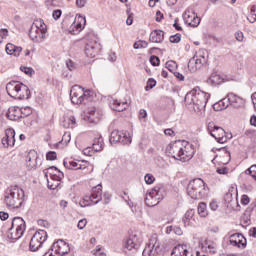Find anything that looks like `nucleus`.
Here are the masks:
<instances>
[{"label": "nucleus", "instance_id": "obj_32", "mask_svg": "<svg viewBox=\"0 0 256 256\" xmlns=\"http://www.w3.org/2000/svg\"><path fill=\"white\" fill-rule=\"evenodd\" d=\"M223 81H225V79H223L217 72H213L208 79V83L213 86L221 85Z\"/></svg>", "mask_w": 256, "mask_h": 256}, {"label": "nucleus", "instance_id": "obj_16", "mask_svg": "<svg viewBox=\"0 0 256 256\" xmlns=\"http://www.w3.org/2000/svg\"><path fill=\"white\" fill-rule=\"evenodd\" d=\"M181 151H183V143L181 141L170 143L166 147L167 155L172 157L173 159H177L178 161L179 157H181Z\"/></svg>", "mask_w": 256, "mask_h": 256}, {"label": "nucleus", "instance_id": "obj_12", "mask_svg": "<svg viewBox=\"0 0 256 256\" xmlns=\"http://www.w3.org/2000/svg\"><path fill=\"white\" fill-rule=\"evenodd\" d=\"M162 199L161 188L156 186L146 195L145 203L147 207H155V205H159V201Z\"/></svg>", "mask_w": 256, "mask_h": 256}, {"label": "nucleus", "instance_id": "obj_60", "mask_svg": "<svg viewBox=\"0 0 256 256\" xmlns=\"http://www.w3.org/2000/svg\"><path fill=\"white\" fill-rule=\"evenodd\" d=\"M163 19H164L163 13H161V11L158 10L156 12L155 21H157V23H161V21H163Z\"/></svg>", "mask_w": 256, "mask_h": 256}, {"label": "nucleus", "instance_id": "obj_2", "mask_svg": "<svg viewBox=\"0 0 256 256\" xmlns=\"http://www.w3.org/2000/svg\"><path fill=\"white\" fill-rule=\"evenodd\" d=\"M4 229H6L8 239H11L12 241H19V239L25 235L27 224L23 218L14 217L10 224H6L4 226Z\"/></svg>", "mask_w": 256, "mask_h": 256}, {"label": "nucleus", "instance_id": "obj_44", "mask_svg": "<svg viewBox=\"0 0 256 256\" xmlns=\"http://www.w3.org/2000/svg\"><path fill=\"white\" fill-rule=\"evenodd\" d=\"M149 43L147 41L135 42L133 47L134 49H145L147 48Z\"/></svg>", "mask_w": 256, "mask_h": 256}, {"label": "nucleus", "instance_id": "obj_37", "mask_svg": "<svg viewBox=\"0 0 256 256\" xmlns=\"http://www.w3.org/2000/svg\"><path fill=\"white\" fill-rule=\"evenodd\" d=\"M92 149L97 153L99 151H103V138L99 137L94 139L92 144Z\"/></svg>", "mask_w": 256, "mask_h": 256}, {"label": "nucleus", "instance_id": "obj_5", "mask_svg": "<svg viewBox=\"0 0 256 256\" xmlns=\"http://www.w3.org/2000/svg\"><path fill=\"white\" fill-rule=\"evenodd\" d=\"M47 35V24L41 20H35L32 24L29 37L34 41V43H43L45 41Z\"/></svg>", "mask_w": 256, "mask_h": 256}, {"label": "nucleus", "instance_id": "obj_30", "mask_svg": "<svg viewBox=\"0 0 256 256\" xmlns=\"http://www.w3.org/2000/svg\"><path fill=\"white\" fill-rule=\"evenodd\" d=\"M189 251L187 250V245L179 244L175 246L171 252V256H187Z\"/></svg>", "mask_w": 256, "mask_h": 256}, {"label": "nucleus", "instance_id": "obj_49", "mask_svg": "<svg viewBox=\"0 0 256 256\" xmlns=\"http://www.w3.org/2000/svg\"><path fill=\"white\" fill-rule=\"evenodd\" d=\"M47 181H48L49 189H52V190L57 189V187H59V185H61V182H59V181H52V180H49V179H47Z\"/></svg>", "mask_w": 256, "mask_h": 256}, {"label": "nucleus", "instance_id": "obj_54", "mask_svg": "<svg viewBox=\"0 0 256 256\" xmlns=\"http://www.w3.org/2000/svg\"><path fill=\"white\" fill-rule=\"evenodd\" d=\"M66 67H67V69H69V71H75V69H76L75 62L72 60H67Z\"/></svg>", "mask_w": 256, "mask_h": 256}, {"label": "nucleus", "instance_id": "obj_47", "mask_svg": "<svg viewBox=\"0 0 256 256\" xmlns=\"http://www.w3.org/2000/svg\"><path fill=\"white\" fill-rule=\"evenodd\" d=\"M20 71H22V73H25V75H33V73H35V70H33V68L27 66H21Z\"/></svg>", "mask_w": 256, "mask_h": 256}, {"label": "nucleus", "instance_id": "obj_34", "mask_svg": "<svg viewBox=\"0 0 256 256\" xmlns=\"http://www.w3.org/2000/svg\"><path fill=\"white\" fill-rule=\"evenodd\" d=\"M204 249L207 251V253L215 254L217 253V243L213 242L212 240H205Z\"/></svg>", "mask_w": 256, "mask_h": 256}, {"label": "nucleus", "instance_id": "obj_45", "mask_svg": "<svg viewBox=\"0 0 256 256\" xmlns=\"http://www.w3.org/2000/svg\"><path fill=\"white\" fill-rule=\"evenodd\" d=\"M155 85H157V81H155V79H148L147 85L145 86V91H150V89H153Z\"/></svg>", "mask_w": 256, "mask_h": 256}, {"label": "nucleus", "instance_id": "obj_20", "mask_svg": "<svg viewBox=\"0 0 256 256\" xmlns=\"http://www.w3.org/2000/svg\"><path fill=\"white\" fill-rule=\"evenodd\" d=\"M44 174H45L46 179H48L50 177V179L52 181H58V182H61V179H63L65 177L63 172H61V170H59L55 166L45 169Z\"/></svg>", "mask_w": 256, "mask_h": 256}, {"label": "nucleus", "instance_id": "obj_11", "mask_svg": "<svg viewBox=\"0 0 256 256\" xmlns=\"http://www.w3.org/2000/svg\"><path fill=\"white\" fill-rule=\"evenodd\" d=\"M161 249V244L159 243V239L157 235H152L149 239V243L144 248L142 255L143 256H158L159 250Z\"/></svg>", "mask_w": 256, "mask_h": 256}, {"label": "nucleus", "instance_id": "obj_61", "mask_svg": "<svg viewBox=\"0 0 256 256\" xmlns=\"http://www.w3.org/2000/svg\"><path fill=\"white\" fill-rule=\"evenodd\" d=\"M95 153V150H93V147H88L84 149V155H88V157H91Z\"/></svg>", "mask_w": 256, "mask_h": 256}, {"label": "nucleus", "instance_id": "obj_19", "mask_svg": "<svg viewBox=\"0 0 256 256\" xmlns=\"http://www.w3.org/2000/svg\"><path fill=\"white\" fill-rule=\"evenodd\" d=\"M51 249H53L54 253H56L58 256L67 255V253L71 251L69 244H67L65 240H58L54 242Z\"/></svg>", "mask_w": 256, "mask_h": 256}, {"label": "nucleus", "instance_id": "obj_24", "mask_svg": "<svg viewBox=\"0 0 256 256\" xmlns=\"http://www.w3.org/2000/svg\"><path fill=\"white\" fill-rule=\"evenodd\" d=\"M194 151L191 148V144H187L183 146L182 144V151H180V156H178V161H182V163H187V161H191L193 159Z\"/></svg>", "mask_w": 256, "mask_h": 256}, {"label": "nucleus", "instance_id": "obj_26", "mask_svg": "<svg viewBox=\"0 0 256 256\" xmlns=\"http://www.w3.org/2000/svg\"><path fill=\"white\" fill-rule=\"evenodd\" d=\"M110 107L113 109V111H118L121 113V111H125L127 107H129V103L127 101L112 99L110 102Z\"/></svg>", "mask_w": 256, "mask_h": 256}, {"label": "nucleus", "instance_id": "obj_18", "mask_svg": "<svg viewBox=\"0 0 256 256\" xmlns=\"http://www.w3.org/2000/svg\"><path fill=\"white\" fill-rule=\"evenodd\" d=\"M85 162H81L79 160H73V159H65L64 160V167L66 169H70L72 171H79L82 170L84 173H87V166L86 164H83Z\"/></svg>", "mask_w": 256, "mask_h": 256}, {"label": "nucleus", "instance_id": "obj_41", "mask_svg": "<svg viewBox=\"0 0 256 256\" xmlns=\"http://www.w3.org/2000/svg\"><path fill=\"white\" fill-rule=\"evenodd\" d=\"M29 97H31V90H29V87H27V91H19L18 95L16 96V99H29Z\"/></svg>", "mask_w": 256, "mask_h": 256}, {"label": "nucleus", "instance_id": "obj_4", "mask_svg": "<svg viewBox=\"0 0 256 256\" xmlns=\"http://www.w3.org/2000/svg\"><path fill=\"white\" fill-rule=\"evenodd\" d=\"M187 195L191 199H203L207 195V187L205 181L201 178H195L188 183Z\"/></svg>", "mask_w": 256, "mask_h": 256}, {"label": "nucleus", "instance_id": "obj_51", "mask_svg": "<svg viewBox=\"0 0 256 256\" xmlns=\"http://www.w3.org/2000/svg\"><path fill=\"white\" fill-rule=\"evenodd\" d=\"M150 63L151 65H153V67H157L159 66V63H161V60L159 59V57L153 55L150 57Z\"/></svg>", "mask_w": 256, "mask_h": 256}, {"label": "nucleus", "instance_id": "obj_21", "mask_svg": "<svg viewBox=\"0 0 256 256\" xmlns=\"http://www.w3.org/2000/svg\"><path fill=\"white\" fill-rule=\"evenodd\" d=\"M183 19L185 24L189 27H199V24L201 23V18H199L195 12H184Z\"/></svg>", "mask_w": 256, "mask_h": 256}, {"label": "nucleus", "instance_id": "obj_17", "mask_svg": "<svg viewBox=\"0 0 256 256\" xmlns=\"http://www.w3.org/2000/svg\"><path fill=\"white\" fill-rule=\"evenodd\" d=\"M139 247H141V239L139 238V236H137V234H131L125 243L126 253H129L130 251H132V253H135V251H137Z\"/></svg>", "mask_w": 256, "mask_h": 256}, {"label": "nucleus", "instance_id": "obj_59", "mask_svg": "<svg viewBox=\"0 0 256 256\" xmlns=\"http://www.w3.org/2000/svg\"><path fill=\"white\" fill-rule=\"evenodd\" d=\"M87 5V0H76V7L83 9Z\"/></svg>", "mask_w": 256, "mask_h": 256}, {"label": "nucleus", "instance_id": "obj_22", "mask_svg": "<svg viewBox=\"0 0 256 256\" xmlns=\"http://www.w3.org/2000/svg\"><path fill=\"white\" fill-rule=\"evenodd\" d=\"M2 145L6 149L15 146V130L13 128L5 131V136L2 138Z\"/></svg>", "mask_w": 256, "mask_h": 256}, {"label": "nucleus", "instance_id": "obj_25", "mask_svg": "<svg viewBox=\"0 0 256 256\" xmlns=\"http://www.w3.org/2000/svg\"><path fill=\"white\" fill-rule=\"evenodd\" d=\"M39 162V155L35 150H31L26 157V166L29 170L37 169V163Z\"/></svg>", "mask_w": 256, "mask_h": 256}, {"label": "nucleus", "instance_id": "obj_7", "mask_svg": "<svg viewBox=\"0 0 256 256\" xmlns=\"http://www.w3.org/2000/svg\"><path fill=\"white\" fill-rule=\"evenodd\" d=\"M91 90H85L79 85H74L70 90V100L73 105H81L89 99Z\"/></svg>", "mask_w": 256, "mask_h": 256}, {"label": "nucleus", "instance_id": "obj_36", "mask_svg": "<svg viewBox=\"0 0 256 256\" xmlns=\"http://www.w3.org/2000/svg\"><path fill=\"white\" fill-rule=\"evenodd\" d=\"M194 216H195L194 209H189L186 211V213L182 219L185 227H189V225H191V219H193Z\"/></svg>", "mask_w": 256, "mask_h": 256}, {"label": "nucleus", "instance_id": "obj_31", "mask_svg": "<svg viewBox=\"0 0 256 256\" xmlns=\"http://www.w3.org/2000/svg\"><path fill=\"white\" fill-rule=\"evenodd\" d=\"M21 51H23V48L21 46H15L14 44H11V43H8L6 45L7 55H13L14 57H19V55H21Z\"/></svg>", "mask_w": 256, "mask_h": 256}, {"label": "nucleus", "instance_id": "obj_55", "mask_svg": "<svg viewBox=\"0 0 256 256\" xmlns=\"http://www.w3.org/2000/svg\"><path fill=\"white\" fill-rule=\"evenodd\" d=\"M249 203H251V198H249V196L247 194L242 195L241 204L249 205Z\"/></svg>", "mask_w": 256, "mask_h": 256}, {"label": "nucleus", "instance_id": "obj_1", "mask_svg": "<svg viewBox=\"0 0 256 256\" xmlns=\"http://www.w3.org/2000/svg\"><path fill=\"white\" fill-rule=\"evenodd\" d=\"M210 97L211 95L209 93L203 92L199 87H195L186 94L184 101L186 105H193V109L197 115H203Z\"/></svg>", "mask_w": 256, "mask_h": 256}, {"label": "nucleus", "instance_id": "obj_10", "mask_svg": "<svg viewBox=\"0 0 256 256\" xmlns=\"http://www.w3.org/2000/svg\"><path fill=\"white\" fill-rule=\"evenodd\" d=\"M109 141L111 145H113V143H122V145H129L131 144L132 139L129 132L114 130L111 132Z\"/></svg>", "mask_w": 256, "mask_h": 256}, {"label": "nucleus", "instance_id": "obj_9", "mask_svg": "<svg viewBox=\"0 0 256 256\" xmlns=\"http://www.w3.org/2000/svg\"><path fill=\"white\" fill-rule=\"evenodd\" d=\"M207 129L211 137H214L217 143H227L226 132L222 127L215 125L213 122H210L208 123Z\"/></svg>", "mask_w": 256, "mask_h": 256}, {"label": "nucleus", "instance_id": "obj_13", "mask_svg": "<svg viewBox=\"0 0 256 256\" xmlns=\"http://www.w3.org/2000/svg\"><path fill=\"white\" fill-rule=\"evenodd\" d=\"M6 91L9 97H12L13 99H17V95H19V91H27V85L21 82L12 81L6 85Z\"/></svg>", "mask_w": 256, "mask_h": 256}, {"label": "nucleus", "instance_id": "obj_56", "mask_svg": "<svg viewBox=\"0 0 256 256\" xmlns=\"http://www.w3.org/2000/svg\"><path fill=\"white\" fill-rule=\"evenodd\" d=\"M62 11L61 10H54L53 13H52V17L53 19H55V21H57V19H60L61 18V15H62Z\"/></svg>", "mask_w": 256, "mask_h": 256}, {"label": "nucleus", "instance_id": "obj_40", "mask_svg": "<svg viewBox=\"0 0 256 256\" xmlns=\"http://www.w3.org/2000/svg\"><path fill=\"white\" fill-rule=\"evenodd\" d=\"M198 214L200 217H207V204L205 202L199 203Z\"/></svg>", "mask_w": 256, "mask_h": 256}, {"label": "nucleus", "instance_id": "obj_23", "mask_svg": "<svg viewBox=\"0 0 256 256\" xmlns=\"http://www.w3.org/2000/svg\"><path fill=\"white\" fill-rule=\"evenodd\" d=\"M99 51H101V45L97 42H89L85 47V55L90 59L97 57L99 55Z\"/></svg>", "mask_w": 256, "mask_h": 256}, {"label": "nucleus", "instance_id": "obj_42", "mask_svg": "<svg viewBox=\"0 0 256 256\" xmlns=\"http://www.w3.org/2000/svg\"><path fill=\"white\" fill-rule=\"evenodd\" d=\"M166 69H168V71H170L171 73H174V71L177 70V62L173 61V60H169L166 62Z\"/></svg>", "mask_w": 256, "mask_h": 256}, {"label": "nucleus", "instance_id": "obj_39", "mask_svg": "<svg viewBox=\"0 0 256 256\" xmlns=\"http://www.w3.org/2000/svg\"><path fill=\"white\" fill-rule=\"evenodd\" d=\"M239 239H243V234L235 233L230 236L229 243L232 245V247H237V244L239 243Z\"/></svg>", "mask_w": 256, "mask_h": 256}, {"label": "nucleus", "instance_id": "obj_52", "mask_svg": "<svg viewBox=\"0 0 256 256\" xmlns=\"http://www.w3.org/2000/svg\"><path fill=\"white\" fill-rule=\"evenodd\" d=\"M47 161H55L57 159V153L55 151H50L46 154Z\"/></svg>", "mask_w": 256, "mask_h": 256}, {"label": "nucleus", "instance_id": "obj_64", "mask_svg": "<svg viewBox=\"0 0 256 256\" xmlns=\"http://www.w3.org/2000/svg\"><path fill=\"white\" fill-rule=\"evenodd\" d=\"M247 19H248L249 23H255V21H256V14L255 13H251Z\"/></svg>", "mask_w": 256, "mask_h": 256}, {"label": "nucleus", "instance_id": "obj_50", "mask_svg": "<svg viewBox=\"0 0 256 256\" xmlns=\"http://www.w3.org/2000/svg\"><path fill=\"white\" fill-rule=\"evenodd\" d=\"M238 249H245L247 247V239H245V236H243V239L238 240V244L236 245Z\"/></svg>", "mask_w": 256, "mask_h": 256}, {"label": "nucleus", "instance_id": "obj_15", "mask_svg": "<svg viewBox=\"0 0 256 256\" xmlns=\"http://www.w3.org/2000/svg\"><path fill=\"white\" fill-rule=\"evenodd\" d=\"M85 25H87V19H85V16L78 15L75 18L74 23L69 28L70 35H79V33L85 29Z\"/></svg>", "mask_w": 256, "mask_h": 256}, {"label": "nucleus", "instance_id": "obj_63", "mask_svg": "<svg viewBox=\"0 0 256 256\" xmlns=\"http://www.w3.org/2000/svg\"><path fill=\"white\" fill-rule=\"evenodd\" d=\"M62 141L65 143H69V141H71V133H65L62 137Z\"/></svg>", "mask_w": 256, "mask_h": 256}, {"label": "nucleus", "instance_id": "obj_27", "mask_svg": "<svg viewBox=\"0 0 256 256\" xmlns=\"http://www.w3.org/2000/svg\"><path fill=\"white\" fill-rule=\"evenodd\" d=\"M7 118L10 121H19L21 119V108L12 106L8 109Z\"/></svg>", "mask_w": 256, "mask_h": 256}, {"label": "nucleus", "instance_id": "obj_28", "mask_svg": "<svg viewBox=\"0 0 256 256\" xmlns=\"http://www.w3.org/2000/svg\"><path fill=\"white\" fill-rule=\"evenodd\" d=\"M226 99L229 102V105H232V107H235L236 109L243 105V99L234 93H229L226 96Z\"/></svg>", "mask_w": 256, "mask_h": 256}, {"label": "nucleus", "instance_id": "obj_58", "mask_svg": "<svg viewBox=\"0 0 256 256\" xmlns=\"http://www.w3.org/2000/svg\"><path fill=\"white\" fill-rule=\"evenodd\" d=\"M209 207L212 211H217V209H219V204H217V201L212 200L209 204Z\"/></svg>", "mask_w": 256, "mask_h": 256}, {"label": "nucleus", "instance_id": "obj_14", "mask_svg": "<svg viewBox=\"0 0 256 256\" xmlns=\"http://www.w3.org/2000/svg\"><path fill=\"white\" fill-rule=\"evenodd\" d=\"M103 119V110L97 107H91L88 109L87 121L91 125H99Z\"/></svg>", "mask_w": 256, "mask_h": 256}, {"label": "nucleus", "instance_id": "obj_48", "mask_svg": "<svg viewBox=\"0 0 256 256\" xmlns=\"http://www.w3.org/2000/svg\"><path fill=\"white\" fill-rule=\"evenodd\" d=\"M21 111V117H29L33 111L29 107L20 108Z\"/></svg>", "mask_w": 256, "mask_h": 256}, {"label": "nucleus", "instance_id": "obj_43", "mask_svg": "<svg viewBox=\"0 0 256 256\" xmlns=\"http://www.w3.org/2000/svg\"><path fill=\"white\" fill-rule=\"evenodd\" d=\"M188 69L191 73H195L199 67L197 66L195 62V58H191L188 62Z\"/></svg>", "mask_w": 256, "mask_h": 256}, {"label": "nucleus", "instance_id": "obj_57", "mask_svg": "<svg viewBox=\"0 0 256 256\" xmlns=\"http://www.w3.org/2000/svg\"><path fill=\"white\" fill-rule=\"evenodd\" d=\"M78 229H85L87 227V219H81L77 225Z\"/></svg>", "mask_w": 256, "mask_h": 256}, {"label": "nucleus", "instance_id": "obj_38", "mask_svg": "<svg viewBox=\"0 0 256 256\" xmlns=\"http://www.w3.org/2000/svg\"><path fill=\"white\" fill-rule=\"evenodd\" d=\"M192 59H195V63L198 66V69H201V67L207 63V58L201 54H196L192 57Z\"/></svg>", "mask_w": 256, "mask_h": 256}, {"label": "nucleus", "instance_id": "obj_62", "mask_svg": "<svg viewBox=\"0 0 256 256\" xmlns=\"http://www.w3.org/2000/svg\"><path fill=\"white\" fill-rule=\"evenodd\" d=\"M235 37H236V39H237L239 42H243V39H244L243 32H241V31L236 32V33H235Z\"/></svg>", "mask_w": 256, "mask_h": 256}, {"label": "nucleus", "instance_id": "obj_35", "mask_svg": "<svg viewBox=\"0 0 256 256\" xmlns=\"http://www.w3.org/2000/svg\"><path fill=\"white\" fill-rule=\"evenodd\" d=\"M76 123L77 122H76V119L74 116L66 117L62 121V127H64V129H73V127H75Z\"/></svg>", "mask_w": 256, "mask_h": 256}, {"label": "nucleus", "instance_id": "obj_46", "mask_svg": "<svg viewBox=\"0 0 256 256\" xmlns=\"http://www.w3.org/2000/svg\"><path fill=\"white\" fill-rule=\"evenodd\" d=\"M144 181L146 185H152V183H155V176H153V174H146Z\"/></svg>", "mask_w": 256, "mask_h": 256}, {"label": "nucleus", "instance_id": "obj_29", "mask_svg": "<svg viewBox=\"0 0 256 256\" xmlns=\"http://www.w3.org/2000/svg\"><path fill=\"white\" fill-rule=\"evenodd\" d=\"M165 40V32L163 30H154L150 34V41L152 43H163Z\"/></svg>", "mask_w": 256, "mask_h": 256}, {"label": "nucleus", "instance_id": "obj_3", "mask_svg": "<svg viewBox=\"0 0 256 256\" xmlns=\"http://www.w3.org/2000/svg\"><path fill=\"white\" fill-rule=\"evenodd\" d=\"M25 192L17 186L8 188L5 192L4 202L8 209H19L23 205Z\"/></svg>", "mask_w": 256, "mask_h": 256}, {"label": "nucleus", "instance_id": "obj_8", "mask_svg": "<svg viewBox=\"0 0 256 256\" xmlns=\"http://www.w3.org/2000/svg\"><path fill=\"white\" fill-rule=\"evenodd\" d=\"M47 237V231H36L30 240V251H39L43 247V243L47 241Z\"/></svg>", "mask_w": 256, "mask_h": 256}, {"label": "nucleus", "instance_id": "obj_6", "mask_svg": "<svg viewBox=\"0 0 256 256\" xmlns=\"http://www.w3.org/2000/svg\"><path fill=\"white\" fill-rule=\"evenodd\" d=\"M103 199V186L98 184L91 190L90 195L84 196L80 202V207H89L91 205H97Z\"/></svg>", "mask_w": 256, "mask_h": 256}, {"label": "nucleus", "instance_id": "obj_33", "mask_svg": "<svg viewBox=\"0 0 256 256\" xmlns=\"http://www.w3.org/2000/svg\"><path fill=\"white\" fill-rule=\"evenodd\" d=\"M229 107V100L226 98H223L222 100H219L213 105L214 111H223Z\"/></svg>", "mask_w": 256, "mask_h": 256}, {"label": "nucleus", "instance_id": "obj_53", "mask_svg": "<svg viewBox=\"0 0 256 256\" xmlns=\"http://www.w3.org/2000/svg\"><path fill=\"white\" fill-rule=\"evenodd\" d=\"M181 41V34L177 33L176 35L170 36V43H179Z\"/></svg>", "mask_w": 256, "mask_h": 256}]
</instances>
